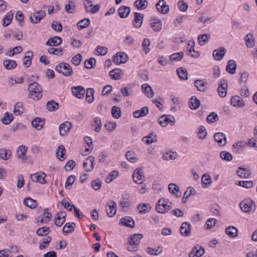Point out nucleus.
I'll use <instances>...</instances> for the list:
<instances>
[{
  "instance_id": "nucleus-1",
  "label": "nucleus",
  "mask_w": 257,
  "mask_h": 257,
  "mask_svg": "<svg viewBox=\"0 0 257 257\" xmlns=\"http://www.w3.org/2000/svg\"><path fill=\"white\" fill-rule=\"evenodd\" d=\"M29 97L36 100L40 99L42 97V88L37 82H34L29 86Z\"/></svg>"
},
{
  "instance_id": "nucleus-56",
  "label": "nucleus",
  "mask_w": 257,
  "mask_h": 257,
  "mask_svg": "<svg viewBox=\"0 0 257 257\" xmlns=\"http://www.w3.org/2000/svg\"><path fill=\"white\" fill-rule=\"evenodd\" d=\"M195 191L193 187H188L186 191L185 192L184 196L182 199V201L183 203L186 202V199L192 194H194Z\"/></svg>"
},
{
  "instance_id": "nucleus-6",
  "label": "nucleus",
  "mask_w": 257,
  "mask_h": 257,
  "mask_svg": "<svg viewBox=\"0 0 257 257\" xmlns=\"http://www.w3.org/2000/svg\"><path fill=\"white\" fill-rule=\"evenodd\" d=\"M174 117L171 115H163L160 117L158 121L159 124L162 127L166 126L168 124L170 123L171 125H173L175 122Z\"/></svg>"
},
{
  "instance_id": "nucleus-58",
  "label": "nucleus",
  "mask_w": 257,
  "mask_h": 257,
  "mask_svg": "<svg viewBox=\"0 0 257 257\" xmlns=\"http://www.w3.org/2000/svg\"><path fill=\"white\" fill-rule=\"evenodd\" d=\"M13 18V14L11 12L8 13L3 19V25L4 27L8 26L11 22Z\"/></svg>"
},
{
  "instance_id": "nucleus-27",
  "label": "nucleus",
  "mask_w": 257,
  "mask_h": 257,
  "mask_svg": "<svg viewBox=\"0 0 257 257\" xmlns=\"http://www.w3.org/2000/svg\"><path fill=\"white\" fill-rule=\"evenodd\" d=\"M62 42V40L61 37H54L48 39L46 42V45L51 47L58 46L60 45Z\"/></svg>"
},
{
  "instance_id": "nucleus-43",
  "label": "nucleus",
  "mask_w": 257,
  "mask_h": 257,
  "mask_svg": "<svg viewBox=\"0 0 257 257\" xmlns=\"http://www.w3.org/2000/svg\"><path fill=\"white\" fill-rule=\"evenodd\" d=\"M200 104V101L199 99H197L196 97L193 96L189 102V107L192 109H196L199 107Z\"/></svg>"
},
{
  "instance_id": "nucleus-34",
  "label": "nucleus",
  "mask_w": 257,
  "mask_h": 257,
  "mask_svg": "<svg viewBox=\"0 0 257 257\" xmlns=\"http://www.w3.org/2000/svg\"><path fill=\"white\" fill-rule=\"evenodd\" d=\"M109 75L114 80H120L121 78V70L120 69H114L109 72Z\"/></svg>"
},
{
  "instance_id": "nucleus-52",
  "label": "nucleus",
  "mask_w": 257,
  "mask_h": 257,
  "mask_svg": "<svg viewBox=\"0 0 257 257\" xmlns=\"http://www.w3.org/2000/svg\"><path fill=\"white\" fill-rule=\"evenodd\" d=\"M22 47L20 46H19L9 50L8 52H7L6 55L10 57H12L16 54L21 53L22 52Z\"/></svg>"
},
{
  "instance_id": "nucleus-3",
  "label": "nucleus",
  "mask_w": 257,
  "mask_h": 257,
  "mask_svg": "<svg viewBox=\"0 0 257 257\" xmlns=\"http://www.w3.org/2000/svg\"><path fill=\"white\" fill-rule=\"evenodd\" d=\"M55 70L65 76H70L73 73L72 67L69 64L64 62L59 64L56 67Z\"/></svg>"
},
{
  "instance_id": "nucleus-49",
  "label": "nucleus",
  "mask_w": 257,
  "mask_h": 257,
  "mask_svg": "<svg viewBox=\"0 0 257 257\" xmlns=\"http://www.w3.org/2000/svg\"><path fill=\"white\" fill-rule=\"evenodd\" d=\"M94 90L93 88H89L87 89L86 100L90 103L94 101Z\"/></svg>"
},
{
  "instance_id": "nucleus-40",
  "label": "nucleus",
  "mask_w": 257,
  "mask_h": 257,
  "mask_svg": "<svg viewBox=\"0 0 257 257\" xmlns=\"http://www.w3.org/2000/svg\"><path fill=\"white\" fill-rule=\"evenodd\" d=\"M75 226V223L74 222L72 223H67L65 224L64 226L63 227L62 231L63 233L65 235L67 234L68 233L72 232L74 230V226Z\"/></svg>"
},
{
  "instance_id": "nucleus-2",
  "label": "nucleus",
  "mask_w": 257,
  "mask_h": 257,
  "mask_svg": "<svg viewBox=\"0 0 257 257\" xmlns=\"http://www.w3.org/2000/svg\"><path fill=\"white\" fill-rule=\"evenodd\" d=\"M143 237L142 234H135L131 236L128 240L129 246L128 249L131 251H136L138 249L137 246L140 242V240Z\"/></svg>"
},
{
  "instance_id": "nucleus-63",
  "label": "nucleus",
  "mask_w": 257,
  "mask_h": 257,
  "mask_svg": "<svg viewBox=\"0 0 257 257\" xmlns=\"http://www.w3.org/2000/svg\"><path fill=\"white\" fill-rule=\"evenodd\" d=\"M125 157L126 159L132 163H134L138 160V158L136 157V154L131 151H127L125 153Z\"/></svg>"
},
{
  "instance_id": "nucleus-33",
  "label": "nucleus",
  "mask_w": 257,
  "mask_h": 257,
  "mask_svg": "<svg viewBox=\"0 0 257 257\" xmlns=\"http://www.w3.org/2000/svg\"><path fill=\"white\" fill-rule=\"evenodd\" d=\"M226 233L231 238H234L237 236L238 230L233 226H230L226 228Z\"/></svg>"
},
{
  "instance_id": "nucleus-35",
  "label": "nucleus",
  "mask_w": 257,
  "mask_h": 257,
  "mask_svg": "<svg viewBox=\"0 0 257 257\" xmlns=\"http://www.w3.org/2000/svg\"><path fill=\"white\" fill-rule=\"evenodd\" d=\"M236 67L235 62L234 60H230L228 62L226 70L230 74H233L235 72Z\"/></svg>"
},
{
  "instance_id": "nucleus-30",
  "label": "nucleus",
  "mask_w": 257,
  "mask_h": 257,
  "mask_svg": "<svg viewBox=\"0 0 257 257\" xmlns=\"http://www.w3.org/2000/svg\"><path fill=\"white\" fill-rule=\"evenodd\" d=\"M168 189L170 193L175 195L176 197H180L181 193L180 191L179 187L175 184L171 183L169 185Z\"/></svg>"
},
{
  "instance_id": "nucleus-9",
  "label": "nucleus",
  "mask_w": 257,
  "mask_h": 257,
  "mask_svg": "<svg viewBox=\"0 0 257 257\" xmlns=\"http://www.w3.org/2000/svg\"><path fill=\"white\" fill-rule=\"evenodd\" d=\"M46 16V12L44 11L37 12L30 16V21L32 23L38 24Z\"/></svg>"
},
{
  "instance_id": "nucleus-64",
  "label": "nucleus",
  "mask_w": 257,
  "mask_h": 257,
  "mask_svg": "<svg viewBox=\"0 0 257 257\" xmlns=\"http://www.w3.org/2000/svg\"><path fill=\"white\" fill-rule=\"evenodd\" d=\"M118 175V172L117 171L114 170L112 171L109 174V175L106 178L105 181L107 183H110L112 180L115 179Z\"/></svg>"
},
{
  "instance_id": "nucleus-46",
  "label": "nucleus",
  "mask_w": 257,
  "mask_h": 257,
  "mask_svg": "<svg viewBox=\"0 0 257 257\" xmlns=\"http://www.w3.org/2000/svg\"><path fill=\"white\" fill-rule=\"evenodd\" d=\"M147 5V0H137L134 3V6L139 10H145Z\"/></svg>"
},
{
  "instance_id": "nucleus-61",
  "label": "nucleus",
  "mask_w": 257,
  "mask_h": 257,
  "mask_svg": "<svg viewBox=\"0 0 257 257\" xmlns=\"http://www.w3.org/2000/svg\"><path fill=\"white\" fill-rule=\"evenodd\" d=\"M150 24L153 30L155 31L159 32L162 29V25L160 20L156 22L152 21Z\"/></svg>"
},
{
  "instance_id": "nucleus-51",
  "label": "nucleus",
  "mask_w": 257,
  "mask_h": 257,
  "mask_svg": "<svg viewBox=\"0 0 257 257\" xmlns=\"http://www.w3.org/2000/svg\"><path fill=\"white\" fill-rule=\"evenodd\" d=\"M201 182L204 185V188L210 186L212 182L211 177L208 175L204 174L201 178Z\"/></svg>"
},
{
  "instance_id": "nucleus-36",
  "label": "nucleus",
  "mask_w": 257,
  "mask_h": 257,
  "mask_svg": "<svg viewBox=\"0 0 257 257\" xmlns=\"http://www.w3.org/2000/svg\"><path fill=\"white\" fill-rule=\"evenodd\" d=\"M27 54L28 55L23 58V65L27 67H29L31 65L33 53L32 51H29L27 52Z\"/></svg>"
},
{
  "instance_id": "nucleus-29",
  "label": "nucleus",
  "mask_w": 257,
  "mask_h": 257,
  "mask_svg": "<svg viewBox=\"0 0 257 257\" xmlns=\"http://www.w3.org/2000/svg\"><path fill=\"white\" fill-rule=\"evenodd\" d=\"M142 89L144 93L149 97L152 98L154 95V93L152 87L148 84L145 83L142 85Z\"/></svg>"
},
{
  "instance_id": "nucleus-15",
  "label": "nucleus",
  "mask_w": 257,
  "mask_h": 257,
  "mask_svg": "<svg viewBox=\"0 0 257 257\" xmlns=\"http://www.w3.org/2000/svg\"><path fill=\"white\" fill-rule=\"evenodd\" d=\"M107 205L108 208H106L107 215L108 217H113L116 212V203L113 201H109Z\"/></svg>"
},
{
  "instance_id": "nucleus-54",
  "label": "nucleus",
  "mask_w": 257,
  "mask_h": 257,
  "mask_svg": "<svg viewBox=\"0 0 257 257\" xmlns=\"http://www.w3.org/2000/svg\"><path fill=\"white\" fill-rule=\"evenodd\" d=\"M65 152V149L64 147L61 145L59 146L58 150L56 152L57 158L60 160L63 161L65 159L64 157V154Z\"/></svg>"
},
{
  "instance_id": "nucleus-18",
  "label": "nucleus",
  "mask_w": 257,
  "mask_h": 257,
  "mask_svg": "<svg viewBox=\"0 0 257 257\" xmlns=\"http://www.w3.org/2000/svg\"><path fill=\"white\" fill-rule=\"evenodd\" d=\"M94 158L89 156L87 158L83 163V168L87 172H90L94 169Z\"/></svg>"
},
{
  "instance_id": "nucleus-26",
  "label": "nucleus",
  "mask_w": 257,
  "mask_h": 257,
  "mask_svg": "<svg viewBox=\"0 0 257 257\" xmlns=\"http://www.w3.org/2000/svg\"><path fill=\"white\" fill-rule=\"evenodd\" d=\"M44 119L37 117L32 121V125L37 130H41L44 126Z\"/></svg>"
},
{
  "instance_id": "nucleus-14",
  "label": "nucleus",
  "mask_w": 257,
  "mask_h": 257,
  "mask_svg": "<svg viewBox=\"0 0 257 257\" xmlns=\"http://www.w3.org/2000/svg\"><path fill=\"white\" fill-rule=\"evenodd\" d=\"M71 90L73 94L79 99L83 98L84 97L85 90L83 87L81 86H73Z\"/></svg>"
},
{
  "instance_id": "nucleus-19",
  "label": "nucleus",
  "mask_w": 257,
  "mask_h": 257,
  "mask_svg": "<svg viewBox=\"0 0 257 257\" xmlns=\"http://www.w3.org/2000/svg\"><path fill=\"white\" fill-rule=\"evenodd\" d=\"M194 85L198 91L204 92L206 89L207 82L204 79H198L195 81Z\"/></svg>"
},
{
  "instance_id": "nucleus-59",
  "label": "nucleus",
  "mask_w": 257,
  "mask_h": 257,
  "mask_svg": "<svg viewBox=\"0 0 257 257\" xmlns=\"http://www.w3.org/2000/svg\"><path fill=\"white\" fill-rule=\"evenodd\" d=\"M207 135V131L204 126L201 125L198 128V136L200 139L204 140Z\"/></svg>"
},
{
  "instance_id": "nucleus-62",
  "label": "nucleus",
  "mask_w": 257,
  "mask_h": 257,
  "mask_svg": "<svg viewBox=\"0 0 257 257\" xmlns=\"http://www.w3.org/2000/svg\"><path fill=\"white\" fill-rule=\"evenodd\" d=\"M220 157L226 161H230L232 159V156L231 154L226 151H221L220 153Z\"/></svg>"
},
{
  "instance_id": "nucleus-17",
  "label": "nucleus",
  "mask_w": 257,
  "mask_h": 257,
  "mask_svg": "<svg viewBox=\"0 0 257 257\" xmlns=\"http://www.w3.org/2000/svg\"><path fill=\"white\" fill-rule=\"evenodd\" d=\"M191 225L187 222L182 223L180 228V233L184 236H188L190 234Z\"/></svg>"
},
{
  "instance_id": "nucleus-7",
  "label": "nucleus",
  "mask_w": 257,
  "mask_h": 257,
  "mask_svg": "<svg viewBox=\"0 0 257 257\" xmlns=\"http://www.w3.org/2000/svg\"><path fill=\"white\" fill-rule=\"evenodd\" d=\"M128 59L127 55L123 52H118L113 58V62L114 63L119 65L121 63H125Z\"/></svg>"
},
{
  "instance_id": "nucleus-11",
  "label": "nucleus",
  "mask_w": 257,
  "mask_h": 257,
  "mask_svg": "<svg viewBox=\"0 0 257 257\" xmlns=\"http://www.w3.org/2000/svg\"><path fill=\"white\" fill-rule=\"evenodd\" d=\"M156 7L158 12L161 14H166L169 12V7L164 0H160L156 5Z\"/></svg>"
},
{
  "instance_id": "nucleus-57",
  "label": "nucleus",
  "mask_w": 257,
  "mask_h": 257,
  "mask_svg": "<svg viewBox=\"0 0 257 257\" xmlns=\"http://www.w3.org/2000/svg\"><path fill=\"white\" fill-rule=\"evenodd\" d=\"M14 118L13 113H5V116L2 118L1 121L4 124H9Z\"/></svg>"
},
{
  "instance_id": "nucleus-13",
  "label": "nucleus",
  "mask_w": 257,
  "mask_h": 257,
  "mask_svg": "<svg viewBox=\"0 0 257 257\" xmlns=\"http://www.w3.org/2000/svg\"><path fill=\"white\" fill-rule=\"evenodd\" d=\"M227 87L226 81L224 79H221L218 88V94L220 97H224L226 95Z\"/></svg>"
},
{
  "instance_id": "nucleus-16",
  "label": "nucleus",
  "mask_w": 257,
  "mask_h": 257,
  "mask_svg": "<svg viewBox=\"0 0 257 257\" xmlns=\"http://www.w3.org/2000/svg\"><path fill=\"white\" fill-rule=\"evenodd\" d=\"M214 140L220 147H223L226 144L225 135L222 133H216L214 135Z\"/></svg>"
},
{
  "instance_id": "nucleus-45",
  "label": "nucleus",
  "mask_w": 257,
  "mask_h": 257,
  "mask_svg": "<svg viewBox=\"0 0 257 257\" xmlns=\"http://www.w3.org/2000/svg\"><path fill=\"white\" fill-rule=\"evenodd\" d=\"M51 232L49 227L43 226L38 228L36 231V234L38 236H43L48 234Z\"/></svg>"
},
{
  "instance_id": "nucleus-53",
  "label": "nucleus",
  "mask_w": 257,
  "mask_h": 257,
  "mask_svg": "<svg viewBox=\"0 0 257 257\" xmlns=\"http://www.w3.org/2000/svg\"><path fill=\"white\" fill-rule=\"evenodd\" d=\"M235 184L237 185L247 189L251 188L253 186V182L251 181H239L238 182H236Z\"/></svg>"
},
{
  "instance_id": "nucleus-37",
  "label": "nucleus",
  "mask_w": 257,
  "mask_h": 257,
  "mask_svg": "<svg viewBox=\"0 0 257 257\" xmlns=\"http://www.w3.org/2000/svg\"><path fill=\"white\" fill-rule=\"evenodd\" d=\"M177 157V154L171 151L165 152L163 155V158L166 161L173 160Z\"/></svg>"
},
{
  "instance_id": "nucleus-12",
  "label": "nucleus",
  "mask_w": 257,
  "mask_h": 257,
  "mask_svg": "<svg viewBox=\"0 0 257 257\" xmlns=\"http://www.w3.org/2000/svg\"><path fill=\"white\" fill-rule=\"evenodd\" d=\"M72 126V123L69 121H65L59 125V134L61 136H65L69 132Z\"/></svg>"
},
{
  "instance_id": "nucleus-10",
  "label": "nucleus",
  "mask_w": 257,
  "mask_h": 257,
  "mask_svg": "<svg viewBox=\"0 0 257 257\" xmlns=\"http://www.w3.org/2000/svg\"><path fill=\"white\" fill-rule=\"evenodd\" d=\"M66 213L64 211H59L56 214L54 222L55 225L60 227L65 222Z\"/></svg>"
},
{
  "instance_id": "nucleus-20",
  "label": "nucleus",
  "mask_w": 257,
  "mask_h": 257,
  "mask_svg": "<svg viewBox=\"0 0 257 257\" xmlns=\"http://www.w3.org/2000/svg\"><path fill=\"white\" fill-rule=\"evenodd\" d=\"M225 49L224 47H220L218 49L214 50L213 56L215 60H221L225 54Z\"/></svg>"
},
{
  "instance_id": "nucleus-4",
  "label": "nucleus",
  "mask_w": 257,
  "mask_h": 257,
  "mask_svg": "<svg viewBox=\"0 0 257 257\" xmlns=\"http://www.w3.org/2000/svg\"><path fill=\"white\" fill-rule=\"evenodd\" d=\"M171 203L168 204V201L163 198L160 199L156 204V211L160 213H165L168 210L172 208Z\"/></svg>"
},
{
  "instance_id": "nucleus-32",
  "label": "nucleus",
  "mask_w": 257,
  "mask_h": 257,
  "mask_svg": "<svg viewBox=\"0 0 257 257\" xmlns=\"http://www.w3.org/2000/svg\"><path fill=\"white\" fill-rule=\"evenodd\" d=\"M236 174L240 178H248L250 176V173L248 170L239 167L236 172Z\"/></svg>"
},
{
  "instance_id": "nucleus-25",
  "label": "nucleus",
  "mask_w": 257,
  "mask_h": 257,
  "mask_svg": "<svg viewBox=\"0 0 257 257\" xmlns=\"http://www.w3.org/2000/svg\"><path fill=\"white\" fill-rule=\"evenodd\" d=\"M231 104L235 107H241L244 106V103L243 99L238 96H234L230 100Z\"/></svg>"
},
{
  "instance_id": "nucleus-60",
  "label": "nucleus",
  "mask_w": 257,
  "mask_h": 257,
  "mask_svg": "<svg viewBox=\"0 0 257 257\" xmlns=\"http://www.w3.org/2000/svg\"><path fill=\"white\" fill-rule=\"evenodd\" d=\"M184 56L183 52L176 53L170 56V59L171 61H179L182 59Z\"/></svg>"
},
{
  "instance_id": "nucleus-31",
  "label": "nucleus",
  "mask_w": 257,
  "mask_h": 257,
  "mask_svg": "<svg viewBox=\"0 0 257 257\" xmlns=\"http://www.w3.org/2000/svg\"><path fill=\"white\" fill-rule=\"evenodd\" d=\"M139 213L146 214L149 212L151 209V206L149 203H141L137 206Z\"/></svg>"
},
{
  "instance_id": "nucleus-5",
  "label": "nucleus",
  "mask_w": 257,
  "mask_h": 257,
  "mask_svg": "<svg viewBox=\"0 0 257 257\" xmlns=\"http://www.w3.org/2000/svg\"><path fill=\"white\" fill-rule=\"evenodd\" d=\"M241 210L245 212L253 211L255 208L254 202L252 200H245L241 201L239 204Z\"/></svg>"
},
{
  "instance_id": "nucleus-23",
  "label": "nucleus",
  "mask_w": 257,
  "mask_h": 257,
  "mask_svg": "<svg viewBox=\"0 0 257 257\" xmlns=\"http://www.w3.org/2000/svg\"><path fill=\"white\" fill-rule=\"evenodd\" d=\"M143 15L137 12L135 13V19L133 22L134 27L140 28L141 27L143 23Z\"/></svg>"
},
{
  "instance_id": "nucleus-21",
  "label": "nucleus",
  "mask_w": 257,
  "mask_h": 257,
  "mask_svg": "<svg viewBox=\"0 0 257 257\" xmlns=\"http://www.w3.org/2000/svg\"><path fill=\"white\" fill-rule=\"evenodd\" d=\"M27 151V147L25 146L22 145L19 147L17 152V155L20 159H22L23 162L27 160L26 153Z\"/></svg>"
},
{
  "instance_id": "nucleus-28",
  "label": "nucleus",
  "mask_w": 257,
  "mask_h": 257,
  "mask_svg": "<svg viewBox=\"0 0 257 257\" xmlns=\"http://www.w3.org/2000/svg\"><path fill=\"white\" fill-rule=\"evenodd\" d=\"M130 12V8L126 6H121L117 10L118 15L121 18H127Z\"/></svg>"
},
{
  "instance_id": "nucleus-8",
  "label": "nucleus",
  "mask_w": 257,
  "mask_h": 257,
  "mask_svg": "<svg viewBox=\"0 0 257 257\" xmlns=\"http://www.w3.org/2000/svg\"><path fill=\"white\" fill-rule=\"evenodd\" d=\"M133 180L138 184H143L144 181L143 169L137 168L135 169L133 175Z\"/></svg>"
},
{
  "instance_id": "nucleus-24",
  "label": "nucleus",
  "mask_w": 257,
  "mask_h": 257,
  "mask_svg": "<svg viewBox=\"0 0 257 257\" xmlns=\"http://www.w3.org/2000/svg\"><path fill=\"white\" fill-rule=\"evenodd\" d=\"M46 174L44 173L39 174L37 173L36 174L31 175V178L33 181L40 183L41 184L45 183V177Z\"/></svg>"
},
{
  "instance_id": "nucleus-48",
  "label": "nucleus",
  "mask_w": 257,
  "mask_h": 257,
  "mask_svg": "<svg viewBox=\"0 0 257 257\" xmlns=\"http://www.w3.org/2000/svg\"><path fill=\"white\" fill-rule=\"evenodd\" d=\"M246 45L247 47L252 48L254 45V40L252 34H248L245 37Z\"/></svg>"
},
{
  "instance_id": "nucleus-39",
  "label": "nucleus",
  "mask_w": 257,
  "mask_h": 257,
  "mask_svg": "<svg viewBox=\"0 0 257 257\" xmlns=\"http://www.w3.org/2000/svg\"><path fill=\"white\" fill-rule=\"evenodd\" d=\"M46 107L49 111H55L59 108V103L54 100L49 101L47 102Z\"/></svg>"
},
{
  "instance_id": "nucleus-38",
  "label": "nucleus",
  "mask_w": 257,
  "mask_h": 257,
  "mask_svg": "<svg viewBox=\"0 0 257 257\" xmlns=\"http://www.w3.org/2000/svg\"><path fill=\"white\" fill-rule=\"evenodd\" d=\"M12 155L11 151L5 148L0 149V158L4 160H9Z\"/></svg>"
},
{
  "instance_id": "nucleus-22",
  "label": "nucleus",
  "mask_w": 257,
  "mask_h": 257,
  "mask_svg": "<svg viewBox=\"0 0 257 257\" xmlns=\"http://www.w3.org/2000/svg\"><path fill=\"white\" fill-rule=\"evenodd\" d=\"M120 224L122 225L130 227L131 228H134L135 225V223L134 220L132 219V217L129 216H126L122 218L120 220Z\"/></svg>"
},
{
  "instance_id": "nucleus-55",
  "label": "nucleus",
  "mask_w": 257,
  "mask_h": 257,
  "mask_svg": "<svg viewBox=\"0 0 257 257\" xmlns=\"http://www.w3.org/2000/svg\"><path fill=\"white\" fill-rule=\"evenodd\" d=\"M179 77L183 80L188 79L187 71L186 69L179 68L177 70Z\"/></svg>"
},
{
  "instance_id": "nucleus-50",
  "label": "nucleus",
  "mask_w": 257,
  "mask_h": 257,
  "mask_svg": "<svg viewBox=\"0 0 257 257\" xmlns=\"http://www.w3.org/2000/svg\"><path fill=\"white\" fill-rule=\"evenodd\" d=\"M4 65L5 67L8 70L15 68L17 65L16 62L12 60H5L4 61Z\"/></svg>"
},
{
  "instance_id": "nucleus-41",
  "label": "nucleus",
  "mask_w": 257,
  "mask_h": 257,
  "mask_svg": "<svg viewBox=\"0 0 257 257\" xmlns=\"http://www.w3.org/2000/svg\"><path fill=\"white\" fill-rule=\"evenodd\" d=\"M143 141L147 145L151 144L157 141L156 136L154 133H151L148 136L143 138Z\"/></svg>"
},
{
  "instance_id": "nucleus-47",
  "label": "nucleus",
  "mask_w": 257,
  "mask_h": 257,
  "mask_svg": "<svg viewBox=\"0 0 257 257\" xmlns=\"http://www.w3.org/2000/svg\"><path fill=\"white\" fill-rule=\"evenodd\" d=\"M210 36L209 34H204L198 36V42L200 45L204 46L209 40Z\"/></svg>"
},
{
  "instance_id": "nucleus-44",
  "label": "nucleus",
  "mask_w": 257,
  "mask_h": 257,
  "mask_svg": "<svg viewBox=\"0 0 257 257\" xmlns=\"http://www.w3.org/2000/svg\"><path fill=\"white\" fill-rule=\"evenodd\" d=\"M90 21L88 18H85L80 21L77 25L78 30H82L89 26L90 25Z\"/></svg>"
},
{
  "instance_id": "nucleus-42",
  "label": "nucleus",
  "mask_w": 257,
  "mask_h": 257,
  "mask_svg": "<svg viewBox=\"0 0 257 257\" xmlns=\"http://www.w3.org/2000/svg\"><path fill=\"white\" fill-rule=\"evenodd\" d=\"M24 204L32 209H34L37 206V202L31 198L28 197L24 200Z\"/></svg>"
}]
</instances>
